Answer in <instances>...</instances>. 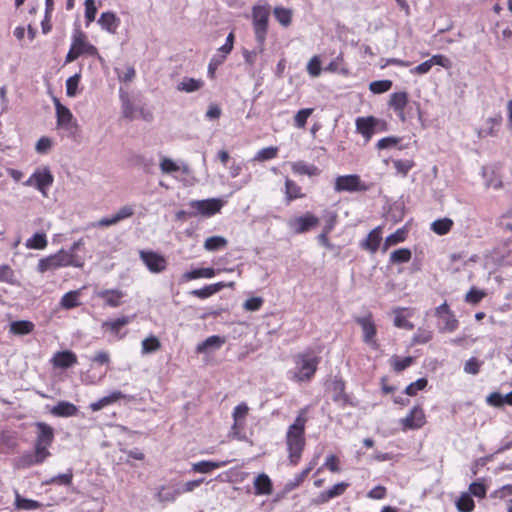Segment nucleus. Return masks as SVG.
Listing matches in <instances>:
<instances>
[{
  "mask_svg": "<svg viewBox=\"0 0 512 512\" xmlns=\"http://www.w3.org/2000/svg\"><path fill=\"white\" fill-rule=\"evenodd\" d=\"M120 399H128L129 401L133 399V396L125 395L119 390L112 391L109 395L102 397L96 402L90 404V409L92 411H99L102 408L115 403Z\"/></svg>",
  "mask_w": 512,
  "mask_h": 512,
  "instance_id": "21",
  "label": "nucleus"
},
{
  "mask_svg": "<svg viewBox=\"0 0 512 512\" xmlns=\"http://www.w3.org/2000/svg\"><path fill=\"white\" fill-rule=\"evenodd\" d=\"M305 444L304 435L295 433L293 430L287 431L288 450H303Z\"/></svg>",
  "mask_w": 512,
  "mask_h": 512,
  "instance_id": "41",
  "label": "nucleus"
},
{
  "mask_svg": "<svg viewBox=\"0 0 512 512\" xmlns=\"http://www.w3.org/2000/svg\"><path fill=\"white\" fill-rule=\"evenodd\" d=\"M203 85L204 82L201 79L183 77L182 80L178 82L176 89L180 92L192 93L201 89Z\"/></svg>",
  "mask_w": 512,
  "mask_h": 512,
  "instance_id": "31",
  "label": "nucleus"
},
{
  "mask_svg": "<svg viewBox=\"0 0 512 512\" xmlns=\"http://www.w3.org/2000/svg\"><path fill=\"white\" fill-rule=\"evenodd\" d=\"M224 287H226V284L224 282H218V283L206 285L200 289H194V290L190 291V294L195 297H198L200 299H206V298L216 294L217 292L222 290Z\"/></svg>",
  "mask_w": 512,
  "mask_h": 512,
  "instance_id": "30",
  "label": "nucleus"
},
{
  "mask_svg": "<svg viewBox=\"0 0 512 512\" xmlns=\"http://www.w3.org/2000/svg\"><path fill=\"white\" fill-rule=\"evenodd\" d=\"M53 102L56 109L57 125L67 130L75 128L76 123L71 111L66 106L62 105L58 98L55 97Z\"/></svg>",
  "mask_w": 512,
  "mask_h": 512,
  "instance_id": "16",
  "label": "nucleus"
},
{
  "mask_svg": "<svg viewBox=\"0 0 512 512\" xmlns=\"http://www.w3.org/2000/svg\"><path fill=\"white\" fill-rule=\"evenodd\" d=\"M297 364V378L299 381L309 380L316 372L318 359L308 355H299Z\"/></svg>",
  "mask_w": 512,
  "mask_h": 512,
  "instance_id": "14",
  "label": "nucleus"
},
{
  "mask_svg": "<svg viewBox=\"0 0 512 512\" xmlns=\"http://www.w3.org/2000/svg\"><path fill=\"white\" fill-rule=\"evenodd\" d=\"M139 258L146 266V268L154 274L162 273L167 268L166 258L152 250H140Z\"/></svg>",
  "mask_w": 512,
  "mask_h": 512,
  "instance_id": "9",
  "label": "nucleus"
},
{
  "mask_svg": "<svg viewBox=\"0 0 512 512\" xmlns=\"http://www.w3.org/2000/svg\"><path fill=\"white\" fill-rule=\"evenodd\" d=\"M181 495L180 488L172 489L165 485L160 486L155 494L156 499L161 503H172Z\"/></svg>",
  "mask_w": 512,
  "mask_h": 512,
  "instance_id": "27",
  "label": "nucleus"
},
{
  "mask_svg": "<svg viewBox=\"0 0 512 512\" xmlns=\"http://www.w3.org/2000/svg\"><path fill=\"white\" fill-rule=\"evenodd\" d=\"M14 506L18 510L31 511L43 507V504L33 499L24 498L16 491Z\"/></svg>",
  "mask_w": 512,
  "mask_h": 512,
  "instance_id": "32",
  "label": "nucleus"
},
{
  "mask_svg": "<svg viewBox=\"0 0 512 512\" xmlns=\"http://www.w3.org/2000/svg\"><path fill=\"white\" fill-rule=\"evenodd\" d=\"M307 71L308 73L313 76L317 77L321 73V61L318 56H313L310 61L307 64Z\"/></svg>",
  "mask_w": 512,
  "mask_h": 512,
  "instance_id": "63",
  "label": "nucleus"
},
{
  "mask_svg": "<svg viewBox=\"0 0 512 512\" xmlns=\"http://www.w3.org/2000/svg\"><path fill=\"white\" fill-rule=\"evenodd\" d=\"M54 367L67 369L77 364V356L70 350L56 352L51 359Z\"/></svg>",
  "mask_w": 512,
  "mask_h": 512,
  "instance_id": "19",
  "label": "nucleus"
},
{
  "mask_svg": "<svg viewBox=\"0 0 512 512\" xmlns=\"http://www.w3.org/2000/svg\"><path fill=\"white\" fill-rule=\"evenodd\" d=\"M35 325L28 320L14 321L10 324V333L15 335H27L34 330Z\"/></svg>",
  "mask_w": 512,
  "mask_h": 512,
  "instance_id": "35",
  "label": "nucleus"
},
{
  "mask_svg": "<svg viewBox=\"0 0 512 512\" xmlns=\"http://www.w3.org/2000/svg\"><path fill=\"white\" fill-rule=\"evenodd\" d=\"M355 125L357 133L361 134L366 142L377 132V125H382V130H387L386 122L374 116L358 117Z\"/></svg>",
  "mask_w": 512,
  "mask_h": 512,
  "instance_id": "8",
  "label": "nucleus"
},
{
  "mask_svg": "<svg viewBox=\"0 0 512 512\" xmlns=\"http://www.w3.org/2000/svg\"><path fill=\"white\" fill-rule=\"evenodd\" d=\"M137 109L134 107L132 102L127 98H122V115L124 118L128 120H133L135 118V113Z\"/></svg>",
  "mask_w": 512,
  "mask_h": 512,
  "instance_id": "57",
  "label": "nucleus"
},
{
  "mask_svg": "<svg viewBox=\"0 0 512 512\" xmlns=\"http://www.w3.org/2000/svg\"><path fill=\"white\" fill-rule=\"evenodd\" d=\"M348 487H349V483L339 482V483L333 485L331 488L320 492L319 495L317 496V498L315 499V503L316 504H325V503L329 502L331 499L343 495Z\"/></svg>",
  "mask_w": 512,
  "mask_h": 512,
  "instance_id": "18",
  "label": "nucleus"
},
{
  "mask_svg": "<svg viewBox=\"0 0 512 512\" xmlns=\"http://www.w3.org/2000/svg\"><path fill=\"white\" fill-rule=\"evenodd\" d=\"M106 306L117 308L123 304L125 293L119 289H103L96 293Z\"/></svg>",
  "mask_w": 512,
  "mask_h": 512,
  "instance_id": "17",
  "label": "nucleus"
},
{
  "mask_svg": "<svg viewBox=\"0 0 512 512\" xmlns=\"http://www.w3.org/2000/svg\"><path fill=\"white\" fill-rule=\"evenodd\" d=\"M413 361H414V359L411 356L400 358V357L394 355L391 358V364H392L393 370L395 372H401V371L405 370L406 368L411 366Z\"/></svg>",
  "mask_w": 512,
  "mask_h": 512,
  "instance_id": "49",
  "label": "nucleus"
},
{
  "mask_svg": "<svg viewBox=\"0 0 512 512\" xmlns=\"http://www.w3.org/2000/svg\"><path fill=\"white\" fill-rule=\"evenodd\" d=\"M313 113V108H304L299 110L294 116L295 126L304 128L307 124L308 117Z\"/></svg>",
  "mask_w": 512,
  "mask_h": 512,
  "instance_id": "54",
  "label": "nucleus"
},
{
  "mask_svg": "<svg viewBox=\"0 0 512 512\" xmlns=\"http://www.w3.org/2000/svg\"><path fill=\"white\" fill-rule=\"evenodd\" d=\"M249 407L245 402L238 404L233 410L234 427L242 425L245 417L247 416Z\"/></svg>",
  "mask_w": 512,
  "mask_h": 512,
  "instance_id": "51",
  "label": "nucleus"
},
{
  "mask_svg": "<svg viewBox=\"0 0 512 512\" xmlns=\"http://www.w3.org/2000/svg\"><path fill=\"white\" fill-rule=\"evenodd\" d=\"M47 244L46 234L43 232H37L26 240L25 246L29 249L42 250L46 248Z\"/></svg>",
  "mask_w": 512,
  "mask_h": 512,
  "instance_id": "40",
  "label": "nucleus"
},
{
  "mask_svg": "<svg viewBox=\"0 0 512 512\" xmlns=\"http://www.w3.org/2000/svg\"><path fill=\"white\" fill-rule=\"evenodd\" d=\"M189 206L193 209L190 217L196 215L211 217L221 210L223 201L217 198L192 200L189 202Z\"/></svg>",
  "mask_w": 512,
  "mask_h": 512,
  "instance_id": "6",
  "label": "nucleus"
},
{
  "mask_svg": "<svg viewBox=\"0 0 512 512\" xmlns=\"http://www.w3.org/2000/svg\"><path fill=\"white\" fill-rule=\"evenodd\" d=\"M370 189V185L361 181L356 174L338 176L335 179L334 190L336 192H364Z\"/></svg>",
  "mask_w": 512,
  "mask_h": 512,
  "instance_id": "5",
  "label": "nucleus"
},
{
  "mask_svg": "<svg viewBox=\"0 0 512 512\" xmlns=\"http://www.w3.org/2000/svg\"><path fill=\"white\" fill-rule=\"evenodd\" d=\"M490 497L491 498H498V499H501V500H504L508 497H511L509 499L510 502H512V484H506L504 486H502L501 488L493 491L491 494H490Z\"/></svg>",
  "mask_w": 512,
  "mask_h": 512,
  "instance_id": "58",
  "label": "nucleus"
},
{
  "mask_svg": "<svg viewBox=\"0 0 512 512\" xmlns=\"http://www.w3.org/2000/svg\"><path fill=\"white\" fill-rule=\"evenodd\" d=\"M160 169L163 173L170 174L179 171L180 167L170 158L163 157L160 162ZM181 170L183 173H188L189 167L186 164H184L181 167Z\"/></svg>",
  "mask_w": 512,
  "mask_h": 512,
  "instance_id": "44",
  "label": "nucleus"
},
{
  "mask_svg": "<svg viewBox=\"0 0 512 512\" xmlns=\"http://www.w3.org/2000/svg\"><path fill=\"white\" fill-rule=\"evenodd\" d=\"M225 340L223 337L218 335H212L206 338L204 341L200 342L196 346L197 353H205L210 349H219Z\"/></svg>",
  "mask_w": 512,
  "mask_h": 512,
  "instance_id": "29",
  "label": "nucleus"
},
{
  "mask_svg": "<svg viewBox=\"0 0 512 512\" xmlns=\"http://www.w3.org/2000/svg\"><path fill=\"white\" fill-rule=\"evenodd\" d=\"M228 464V461H211L203 460L192 464V471L196 473H210L211 471L224 467Z\"/></svg>",
  "mask_w": 512,
  "mask_h": 512,
  "instance_id": "26",
  "label": "nucleus"
},
{
  "mask_svg": "<svg viewBox=\"0 0 512 512\" xmlns=\"http://www.w3.org/2000/svg\"><path fill=\"white\" fill-rule=\"evenodd\" d=\"M355 322L359 324L363 331V342L369 345L373 349H378L379 344L376 340V326L373 321V316L371 313H368L362 317H355Z\"/></svg>",
  "mask_w": 512,
  "mask_h": 512,
  "instance_id": "11",
  "label": "nucleus"
},
{
  "mask_svg": "<svg viewBox=\"0 0 512 512\" xmlns=\"http://www.w3.org/2000/svg\"><path fill=\"white\" fill-rule=\"evenodd\" d=\"M71 44H73V47H76L79 51H82V55L96 57L99 61L103 60L96 46L87 40V35L81 29H74Z\"/></svg>",
  "mask_w": 512,
  "mask_h": 512,
  "instance_id": "12",
  "label": "nucleus"
},
{
  "mask_svg": "<svg viewBox=\"0 0 512 512\" xmlns=\"http://www.w3.org/2000/svg\"><path fill=\"white\" fill-rule=\"evenodd\" d=\"M51 414L57 417H71L75 416L78 412V408L71 402L59 401L50 410Z\"/></svg>",
  "mask_w": 512,
  "mask_h": 512,
  "instance_id": "23",
  "label": "nucleus"
},
{
  "mask_svg": "<svg viewBox=\"0 0 512 512\" xmlns=\"http://www.w3.org/2000/svg\"><path fill=\"white\" fill-rule=\"evenodd\" d=\"M333 392L332 400L341 408L346 406H355L349 395L345 393V382L341 378L335 377L329 386Z\"/></svg>",
  "mask_w": 512,
  "mask_h": 512,
  "instance_id": "15",
  "label": "nucleus"
},
{
  "mask_svg": "<svg viewBox=\"0 0 512 512\" xmlns=\"http://www.w3.org/2000/svg\"><path fill=\"white\" fill-rule=\"evenodd\" d=\"M96 13L97 8L94 0H85V20L87 26L95 20Z\"/></svg>",
  "mask_w": 512,
  "mask_h": 512,
  "instance_id": "59",
  "label": "nucleus"
},
{
  "mask_svg": "<svg viewBox=\"0 0 512 512\" xmlns=\"http://www.w3.org/2000/svg\"><path fill=\"white\" fill-rule=\"evenodd\" d=\"M52 148V140L49 137H41L35 146V150L39 154H46Z\"/></svg>",
  "mask_w": 512,
  "mask_h": 512,
  "instance_id": "64",
  "label": "nucleus"
},
{
  "mask_svg": "<svg viewBox=\"0 0 512 512\" xmlns=\"http://www.w3.org/2000/svg\"><path fill=\"white\" fill-rule=\"evenodd\" d=\"M456 507L460 512H471L475 507L474 500L469 494L464 493L457 500Z\"/></svg>",
  "mask_w": 512,
  "mask_h": 512,
  "instance_id": "48",
  "label": "nucleus"
},
{
  "mask_svg": "<svg viewBox=\"0 0 512 512\" xmlns=\"http://www.w3.org/2000/svg\"><path fill=\"white\" fill-rule=\"evenodd\" d=\"M256 495H270L273 492L272 481L265 473L259 474L254 480Z\"/></svg>",
  "mask_w": 512,
  "mask_h": 512,
  "instance_id": "24",
  "label": "nucleus"
},
{
  "mask_svg": "<svg viewBox=\"0 0 512 512\" xmlns=\"http://www.w3.org/2000/svg\"><path fill=\"white\" fill-rule=\"evenodd\" d=\"M277 153H278L277 147H273V146L265 147V148L260 149L257 152V154L254 156L253 160L259 161V162L271 160L277 156Z\"/></svg>",
  "mask_w": 512,
  "mask_h": 512,
  "instance_id": "50",
  "label": "nucleus"
},
{
  "mask_svg": "<svg viewBox=\"0 0 512 512\" xmlns=\"http://www.w3.org/2000/svg\"><path fill=\"white\" fill-rule=\"evenodd\" d=\"M453 227V221L450 218L444 217L437 219L431 224V230L437 235H446Z\"/></svg>",
  "mask_w": 512,
  "mask_h": 512,
  "instance_id": "38",
  "label": "nucleus"
},
{
  "mask_svg": "<svg viewBox=\"0 0 512 512\" xmlns=\"http://www.w3.org/2000/svg\"><path fill=\"white\" fill-rule=\"evenodd\" d=\"M34 425L37 428L34 451L25 452L18 458L19 468H28L42 464L51 456L49 447L52 445L55 437L53 427L41 421L36 422Z\"/></svg>",
  "mask_w": 512,
  "mask_h": 512,
  "instance_id": "1",
  "label": "nucleus"
},
{
  "mask_svg": "<svg viewBox=\"0 0 512 512\" xmlns=\"http://www.w3.org/2000/svg\"><path fill=\"white\" fill-rule=\"evenodd\" d=\"M53 182L54 176L49 167H44L43 169L37 168L23 184L25 186L35 187L46 197L47 190L52 186Z\"/></svg>",
  "mask_w": 512,
  "mask_h": 512,
  "instance_id": "4",
  "label": "nucleus"
},
{
  "mask_svg": "<svg viewBox=\"0 0 512 512\" xmlns=\"http://www.w3.org/2000/svg\"><path fill=\"white\" fill-rule=\"evenodd\" d=\"M411 259V251L408 248H400L390 254V262L393 264L407 263Z\"/></svg>",
  "mask_w": 512,
  "mask_h": 512,
  "instance_id": "47",
  "label": "nucleus"
},
{
  "mask_svg": "<svg viewBox=\"0 0 512 512\" xmlns=\"http://www.w3.org/2000/svg\"><path fill=\"white\" fill-rule=\"evenodd\" d=\"M81 75L80 73H76L73 76H70L66 80V94L69 97H74L78 92V85L80 82Z\"/></svg>",
  "mask_w": 512,
  "mask_h": 512,
  "instance_id": "53",
  "label": "nucleus"
},
{
  "mask_svg": "<svg viewBox=\"0 0 512 512\" xmlns=\"http://www.w3.org/2000/svg\"><path fill=\"white\" fill-rule=\"evenodd\" d=\"M160 348L161 343L159 339L154 335L145 338L141 343V353L143 355L154 353Z\"/></svg>",
  "mask_w": 512,
  "mask_h": 512,
  "instance_id": "42",
  "label": "nucleus"
},
{
  "mask_svg": "<svg viewBox=\"0 0 512 512\" xmlns=\"http://www.w3.org/2000/svg\"><path fill=\"white\" fill-rule=\"evenodd\" d=\"M293 173L298 175H307L309 177L318 176L320 169L314 165L306 163L305 161H296L291 164Z\"/></svg>",
  "mask_w": 512,
  "mask_h": 512,
  "instance_id": "25",
  "label": "nucleus"
},
{
  "mask_svg": "<svg viewBox=\"0 0 512 512\" xmlns=\"http://www.w3.org/2000/svg\"><path fill=\"white\" fill-rule=\"evenodd\" d=\"M432 339V332L426 329H418L412 338L413 344H425Z\"/></svg>",
  "mask_w": 512,
  "mask_h": 512,
  "instance_id": "61",
  "label": "nucleus"
},
{
  "mask_svg": "<svg viewBox=\"0 0 512 512\" xmlns=\"http://www.w3.org/2000/svg\"><path fill=\"white\" fill-rule=\"evenodd\" d=\"M304 194L301 192V187L293 180L286 178L285 180V200L290 203L293 200L303 198Z\"/></svg>",
  "mask_w": 512,
  "mask_h": 512,
  "instance_id": "33",
  "label": "nucleus"
},
{
  "mask_svg": "<svg viewBox=\"0 0 512 512\" xmlns=\"http://www.w3.org/2000/svg\"><path fill=\"white\" fill-rule=\"evenodd\" d=\"M425 423V413L419 405H415L408 415L400 420L403 431L420 429L425 425Z\"/></svg>",
  "mask_w": 512,
  "mask_h": 512,
  "instance_id": "13",
  "label": "nucleus"
},
{
  "mask_svg": "<svg viewBox=\"0 0 512 512\" xmlns=\"http://www.w3.org/2000/svg\"><path fill=\"white\" fill-rule=\"evenodd\" d=\"M98 24L108 33L115 34L120 25V19L114 12H103L98 19Z\"/></svg>",
  "mask_w": 512,
  "mask_h": 512,
  "instance_id": "22",
  "label": "nucleus"
},
{
  "mask_svg": "<svg viewBox=\"0 0 512 512\" xmlns=\"http://www.w3.org/2000/svg\"><path fill=\"white\" fill-rule=\"evenodd\" d=\"M409 104V96L405 91L394 92L390 95L388 106L393 109V111L397 114L400 121L405 122L408 118H412L413 115L411 113L412 106L408 108L406 112L405 109Z\"/></svg>",
  "mask_w": 512,
  "mask_h": 512,
  "instance_id": "7",
  "label": "nucleus"
},
{
  "mask_svg": "<svg viewBox=\"0 0 512 512\" xmlns=\"http://www.w3.org/2000/svg\"><path fill=\"white\" fill-rule=\"evenodd\" d=\"M392 84L391 80H377L370 83L369 89L374 94H381L389 91Z\"/></svg>",
  "mask_w": 512,
  "mask_h": 512,
  "instance_id": "52",
  "label": "nucleus"
},
{
  "mask_svg": "<svg viewBox=\"0 0 512 512\" xmlns=\"http://www.w3.org/2000/svg\"><path fill=\"white\" fill-rule=\"evenodd\" d=\"M133 319V316H121L114 320H107L102 323V328L110 331L111 334L115 335L119 339L125 337L126 333L120 334V330L128 325Z\"/></svg>",
  "mask_w": 512,
  "mask_h": 512,
  "instance_id": "20",
  "label": "nucleus"
},
{
  "mask_svg": "<svg viewBox=\"0 0 512 512\" xmlns=\"http://www.w3.org/2000/svg\"><path fill=\"white\" fill-rule=\"evenodd\" d=\"M486 293L482 290H479L475 287H472L468 293L466 294L465 300L471 304L479 303L484 297Z\"/></svg>",
  "mask_w": 512,
  "mask_h": 512,
  "instance_id": "60",
  "label": "nucleus"
},
{
  "mask_svg": "<svg viewBox=\"0 0 512 512\" xmlns=\"http://www.w3.org/2000/svg\"><path fill=\"white\" fill-rule=\"evenodd\" d=\"M428 384V381L426 378H419L413 383H410L406 389L405 393L409 396H415L418 391L423 390Z\"/></svg>",
  "mask_w": 512,
  "mask_h": 512,
  "instance_id": "55",
  "label": "nucleus"
},
{
  "mask_svg": "<svg viewBox=\"0 0 512 512\" xmlns=\"http://www.w3.org/2000/svg\"><path fill=\"white\" fill-rule=\"evenodd\" d=\"M270 10L267 6L255 5L252 8V26L260 51H264V45L268 32Z\"/></svg>",
  "mask_w": 512,
  "mask_h": 512,
  "instance_id": "3",
  "label": "nucleus"
},
{
  "mask_svg": "<svg viewBox=\"0 0 512 512\" xmlns=\"http://www.w3.org/2000/svg\"><path fill=\"white\" fill-rule=\"evenodd\" d=\"M273 14L275 19L279 22L283 27H288L292 22V10L289 8H284L281 6H277L273 10Z\"/></svg>",
  "mask_w": 512,
  "mask_h": 512,
  "instance_id": "39",
  "label": "nucleus"
},
{
  "mask_svg": "<svg viewBox=\"0 0 512 512\" xmlns=\"http://www.w3.org/2000/svg\"><path fill=\"white\" fill-rule=\"evenodd\" d=\"M381 240L382 237L380 235L379 229L375 228L370 231L366 239L362 241L361 247L371 253H375L379 248Z\"/></svg>",
  "mask_w": 512,
  "mask_h": 512,
  "instance_id": "28",
  "label": "nucleus"
},
{
  "mask_svg": "<svg viewBox=\"0 0 512 512\" xmlns=\"http://www.w3.org/2000/svg\"><path fill=\"white\" fill-rule=\"evenodd\" d=\"M73 480L72 471H68L67 473L59 474L52 477L47 483H56L59 485L70 486Z\"/></svg>",
  "mask_w": 512,
  "mask_h": 512,
  "instance_id": "62",
  "label": "nucleus"
},
{
  "mask_svg": "<svg viewBox=\"0 0 512 512\" xmlns=\"http://www.w3.org/2000/svg\"><path fill=\"white\" fill-rule=\"evenodd\" d=\"M319 224V218L310 212L288 220L287 225L295 234L306 233Z\"/></svg>",
  "mask_w": 512,
  "mask_h": 512,
  "instance_id": "10",
  "label": "nucleus"
},
{
  "mask_svg": "<svg viewBox=\"0 0 512 512\" xmlns=\"http://www.w3.org/2000/svg\"><path fill=\"white\" fill-rule=\"evenodd\" d=\"M79 296V290H73L65 293L60 300L61 307L67 310L78 307L81 304Z\"/></svg>",
  "mask_w": 512,
  "mask_h": 512,
  "instance_id": "36",
  "label": "nucleus"
},
{
  "mask_svg": "<svg viewBox=\"0 0 512 512\" xmlns=\"http://www.w3.org/2000/svg\"><path fill=\"white\" fill-rule=\"evenodd\" d=\"M483 364L475 357H471L464 364V372L471 375H477L480 372V367Z\"/></svg>",
  "mask_w": 512,
  "mask_h": 512,
  "instance_id": "56",
  "label": "nucleus"
},
{
  "mask_svg": "<svg viewBox=\"0 0 512 512\" xmlns=\"http://www.w3.org/2000/svg\"><path fill=\"white\" fill-rule=\"evenodd\" d=\"M406 236L407 232L404 228L397 229L385 239L383 251H386L390 246L403 242Z\"/></svg>",
  "mask_w": 512,
  "mask_h": 512,
  "instance_id": "45",
  "label": "nucleus"
},
{
  "mask_svg": "<svg viewBox=\"0 0 512 512\" xmlns=\"http://www.w3.org/2000/svg\"><path fill=\"white\" fill-rule=\"evenodd\" d=\"M216 275V270L211 267L197 268L187 271L183 274L182 278L185 281L194 280L198 278H212Z\"/></svg>",
  "mask_w": 512,
  "mask_h": 512,
  "instance_id": "34",
  "label": "nucleus"
},
{
  "mask_svg": "<svg viewBox=\"0 0 512 512\" xmlns=\"http://www.w3.org/2000/svg\"><path fill=\"white\" fill-rule=\"evenodd\" d=\"M83 266L84 260H74L71 255L66 253L65 249H60L52 255L41 258L37 264V271L45 273L63 267L82 268Z\"/></svg>",
  "mask_w": 512,
  "mask_h": 512,
  "instance_id": "2",
  "label": "nucleus"
},
{
  "mask_svg": "<svg viewBox=\"0 0 512 512\" xmlns=\"http://www.w3.org/2000/svg\"><path fill=\"white\" fill-rule=\"evenodd\" d=\"M228 244V241L223 236H212L205 240L204 248L207 251H218L224 249Z\"/></svg>",
  "mask_w": 512,
  "mask_h": 512,
  "instance_id": "43",
  "label": "nucleus"
},
{
  "mask_svg": "<svg viewBox=\"0 0 512 512\" xmlns=\"http://www.w3.org/2000/svg\"><path fill=\"white\" fill-rule=\"evenodd\" d=\"M438 329L440 332H453L458 328L459 322L453 312L439 318Z\"/></svg>",
  "mask_w": 512,
  "mask_h": 512,
  "instance_id": "37",
  "label": "nucleus"
},
{
  "mask_svg": "<svg viewBox=\"0 0 512 512\" xmlns=\"http://www.w3.org/2000/svg\"><path fill=\"white\" fill-rule=\"evenodd\" d=\"M502 118L501 116L496 117H490L486 120V126L485 128H482L478 131V136L480 138L486 137V136H495L496 132L494 130L495 125H499Z\"/></svg>",
  "mask_w": 512,
  "mask_h": 512,
  "instance_id": "46",
  "label": "nucleus"
}]
</instances>
